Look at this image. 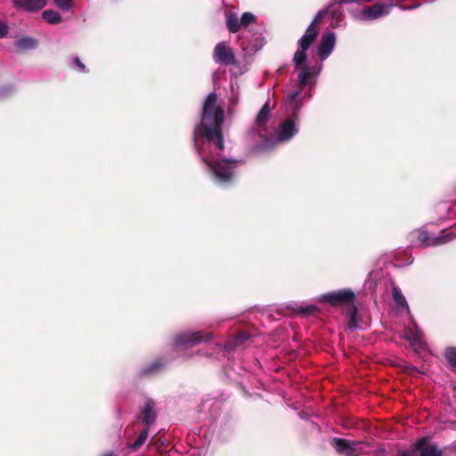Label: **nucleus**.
<instances>
[{
    "label": "nucleus",
    "instance_id": "f257e3e1",
    "mask_svg": "<svg viewBox=\"0 0 456 456\" xmlns=\"http://www.w3.org/2000/svg\"><path fill=\"white\" fill-rule=\"evenodd\" d=\"M224 111L217 104V94L210 93L203 102L200 121L193 129L192 147L194 151L204 149L203 144L200 143V139H203L208 145L215 146L219 151H224Z\"/></svg>",
    "mask_w": 456,
    "mask_h": 456
},
{
    "label": "nucleus",
    "instance_id": "f03ea898",
    "mask_svg": "<svg viewBox=\"0 0 456 456\" xmlns=\"http://www.w3.org/2000/svg\"><path fill=\"white\" fill-rule=\"evenodd\" d=\"M200 160L208 167L214 180L223 186L231 185L235 180L233 169L245 163L243 159L220 158L214 159L207 156L204 149L195 151Z\"/></svg>",
    "mask_w": 456,
    "mask_h": 456
},
{
    "label": "nucleus",
    "instance_id": "7ed1b4c3",
    "mask_svg": "<svg viewBox=\"0 0 456 456\" xmlns=\"http://www.w3.org/2000/svg\"><path fill=\"white\" fill-rule=\"evenodd\" d=\"M443 450L430 443L429 436L418 439L408 450L399 451L398 456H443Z\"/></svg>",
    "mask_w": 456,
    "mask_h": 456
},
{
    "label": "nucleus",
    "instance_id": "20e7f679",
    "mask_svg": "<svg viewBox=\"0 0 456 456\" xmlns=\"http://www.w3.org/2000/svg\"><path fill=\"white\" fill-rule=\"evenodd\" d=\"M330 444L337 453L343 456H360L364 453V446H370L367 442L347 440L340 437L332 438Z\"/></svg>",
    "mask_w": 456,
    "mask_h": 456
},
{
    "label": "nucleus",
    "instance_id": "39448f33",
    "mask_svg": "<svg viewBox=\"0 0 456 456\" xmlns=\"http://www.w3.org/2000/svg\"><path fill=\"white\" fill-rule=\"evenodd\" d=\"M355 294L350 289L331 291L321 296V301L327 303L331 306H340L343 305L353 304Z\"/></svg>",
    "mask_w": 456,
    "mask_h": 456
},
{
    "label": "nucleus",
    "instance_id": "423d86ee",
    "mask_svg": "<svg viewBox=\"0 0 456 456\" xmlns=\"http://www.w3.org/2000/svg\"><path fill=\"white\" fill-rule=\"evenodd\" d=\"M212 333L208 331L187 332L177 335L175 338L176 346H194L201 342H208L212 339Z\"/></svg>",
    "mask_w": 456,
    "mask_h": 456
},
{
    "label": "nucleus",
    "instance_id": "0eeeda50",
    "mask_svg": "<svg viewBox=\"0 0 456 456\" xmlns=\"http://www.w3.org/2000/svg\"><path fill=\"white\" fill-rule=\"evenodd\" d=\"M417 232L422 247H436L445 244L452 240V234L446 233L444 230L441 231L439 235H433L424 229L419 230Z\"/></svg>",
    "mask_w": 456,
    "mask_h": 456
},
{
    "label": "nucleus",
    "instance_id": "6e6552de",
    "mask_svg": "<svg viewBox=\"0 0 456 456\" xmlns=\"http://www.w3.org/2000/svg\"><path fill=\"white\" fill-rule=\"evenodd\" d=\"M213 59L226 66L235 65L237 62L233 50L225 42H220L215 46Z\"/></svg>",
    "mask_w": 456,
    "mask_h": 456
},
{
    "label": "nucleus",
    "instance_id": "1a4fd4ad",
    "mask_svg": "<svg viewBox=\"0 0 456 456\" xmlns=\"http://www.w3.org/2000/svg\"><path fill=\"white\" fill-rule=\"evenodd\" d=\"M388 13L387 5L381 3H375L372 5L364 7L360 13L362 20H373Z\"/></svg>",
    "mask_w": 456,
    "mask_h": 456
},
{
    "label": "nucleus",
    "instance_id": "9d476101",
    "mask_svg": "<svg viewBox=\"0 0 456 456\" xmlns=\"http://www.w3.org/2000/svg\"><path fill=\"white\" fill-rule=\"evenodd\" d=\"M335 34L333 32H325L317 46V53L321 60H325L332 52L335 46Z\"/></svg>",
    "mask_w": 456,
    "mask_h": 456
},
{
    "label": "nucleus",
    "instance_id": "9b49d317",
    "mask_svg": "<svg viewBox=\"0 0 456 456\" xmlns=\"http://www.w3.org/2000/svg\"><path fill=\"white\" fill-rule=\"evenodd\" d=\"M156 419L155 403L152 400H148L143 409L141 411L138 419L144 425V428H150V427L155 423Z\"/></svg>",
    "mask_w": 456,
    "mask_h": 456
},
{
    "label": "nucleus",
    "instance_id": "f8f14e48",
    "mask_svg": "<svg viewBox=\"0 0 456 456\" xmlns=\"http://www.w3.org/2000/svg\"><path fill=\"white\" fill-rule=\"evenodd\" d=\"M297 133V128L296 127L295 122L288 118L283 121L281 125V129L279 132V141L287 142L290 140Z\"/></svg>",
    "mask_w": 456,
    "mask_h": 456
},
{
    "label": "nucleus",
    "instance_id": "ddd939ff",
    "mask_svg": "<svg viewBox=\"0 0 456 456\" xmlns=\"http://www.w3.org/2000/svg\"><path fill=\"white\" fill-rule=\"evenodd\" d=\"M404 338L415 348V351L425 347L423 335L418 329L408 330L405 332Z\"/></svg>",
    "mask_w": 456,
    "mask_h": 456
},
{
    "label": "nucleus",
    "instance_id": "4468645a",
    "mask_svg": "<svg viewBox=\"0 0 456 456\" xmlns=\"http://www.w3.org/2000/svg\"><path fill=\"white\" fill-rule=\"evenodd\" d=\"M13 3L16 7L29 12H35L45 7L46 0H13Z\"/></svg>",
    "mask_w": 456,
    "mask_h": 456
},
{
    "label": "nucleus",
    "instance_id": "2eb2a0df",
    "mask_svg": "<svg viewBox=\"0 0 456 456\" xmlns=\"http://www.w3.org/2000/svg\"><path fill=\"white\" fill-rule=\"evenodd\" d=\"M319 32L320 28H314L311 26H308L305 34L298 41V46L309 49L311 45L316 40Z\"/></svg>",
    "mask_w": 456,
    "mask_h": 456
},
{
    "label": "nucleus",
    "instance_id": "dca6fc26",
    "mask_svg": "<svg viewBox=\"0 0 456 456\" xmlns=\"http://www.w3.org/2000/svg\"><path fill=\"white\" fill-rule=\"evenodd\" d=\"M165 366V362L161 360H156L148 366L143 367L140 370V377H148L159 373Z\"/></svg>",
    "mask_w": 456,
    "mask_h": 456
},
{
    "label": "nucleus",
    "instance_id": "f3484780",
    "mask_svg": "<svg viewBox=\"0 0 456 456\" xmlns=\"http://www.w3.org/2000/svg\"><path fill=\"white\" fill-rule=\"evenodd\" d=\"M270 111H271V110H270L269 102H266L256 115V125L257 126L264 127L266 125V123L270 118Z\"/></svg>",
    "mask_w": 456,
    "mask_h": 456
},
{
    "label": "nucleus",
    "instance_id": "a211bd4d",
    "mask_svg": "<svg viewBox=\"0 0 456 456\" xmlns=\"http://www.w3.org/2000/svg\"><path fill=\"white\" fill-rule=\"evenodd\" d=\"M226 26L231 33H237L242 28L240 25V20H239L237 15L232 12H229L226 15Z\"/></svg>",
    "mask_w": 456,
    "mask_h": 456
},
{
    "label": "nucleus",
    "instance_id": "6ab92c4d",
    "mask_svg": "<svg viewBox=\"0 0 456 456\" xmlns=\"http://www.w3.org/2000/svg\"><path fill=\"white\" fill-rule=\"evenodd\" d=\"M347 316H348V328L351 330H354L361 328L360 323H359L360 318L358 317V311H357L356 306L353 305L349 309V311L347 313Z\"/></svg>",
    "mask_w": 456,
    "mask_h": 456
},
{
    "label": "nucleus",
    "instance_id": "aec40b11",
    "mask_svg": "<svg viewBox=\"0 0 456 456\" xmlns=\"http://www.w3.org/2000/svg\"><path fill=\"white\" fill-rule=\"evenodd\" d=\"M307 48L299 46L297 52L294 54L293 62L297 68H302L305 66L306 61V52Z\"/></svg>",
    "mask_w": 456,
    "mask_h": 456
},
{
    "label": "nucleus",
    "instance_id": "412c9836",
    "mask_svg": "<svg viewBox=\"0 0 456 456\" xmlns=\"http://www.w3.org/2000/svg\"><path fill=\"white\" fill-rule=\"evenodd\" d=\"M250 338V335L244 330L239 331L232 341V344H229L227 347L233 349L234 347L242 346L246 341Z\"/></svg>",
    "mask_w": 456,
    "mask_h": 456
},
{
    "label": "nucleus",
    "instance_id": "4be33fe9",
    "mask_svg": "<svg viewBox=\"0 0 456 456\" xmlns=\"http://www.w3.org/2000/svg\"><path fill=\"white\" fill-rule=\"evenodd\" d=\"M16 46L22 50L34 49L37 46V40L32 37H21L16 42Z\"/></svg>",
    "mask_w": 456,
    "mask_h": 456
},
{
    "label": "nucleus",
    "instance_id": "5701e85b",
    "mask_svg": "<svg viewBox=\"0 0 456 456\" xmlns=\"http://www.w3.org/2000/svg\"><path fill=\"white\" fill-rule=\"evenodd\" d=\"M43 19L50 24H58L61 20V16L59 12L53 10H45L42 13Z\"/></svg>",
    "mask_w": 456,
    "mask_h": 456
},
{
    "label": "nucleus",
    "instance_id": "b1692460",
    "mask_svg": "<svg viewBox=\"0 0 456 456\" xmlns=\"http://www.w3.org/2000/svg\"><path fill=\"white\" fill-rule=\"evenodd\" d=\"M149 436V428H144L140 433L136 440L130 445L133 451H137L146 441Z\"/></svg>",
    "mask_w": 456,
    "mask_h": 456
},
{
    "label": "nucleus",
    "instance_id": "393cba45",
    "mask_svg": "<svg viewBox=\"0 0 456 456\" xmlns=\"http://www.w3.org/2000/svg\"><path fill=\"white\" fill-rule=\"evenodd\" d=\"M392 297L394 301L401 307H405L407 305V301L404 296L402 294L401 289L398 287H393L392 289Z\"/></svg>",
    "mask_w": 456,
    "mask_h": 456
},
{
    "label": "nucleus",
    "instance_id": "a878e982",
    "mask_svg": "<svg viewBox=\"0 0 456 456\" xmlns=\"http://www.w3.org/2000/svg\"><path fill=\"white\" fill-rule=\"evenodd\" d=\"M296 312L301 315H313L315 316L319 314V309L314 305H306V306H297Z\"/></svg>",
    "mask_w": 456,
    "mask_h": 456
},
{
    "label": "nucleus",
    "instance_id": "bb28decb",
    "mask_svg": "<svg viewBox=\"0 0 456 456\" xmlns=\"http://www.w3.org/2000/svg\"><path fill=\"white\" fill-rule=\"evenodd\" d=\"M444 356L452 366V370L456 371V347H447L445 349Z\"/></svg>",
    "mask_w": 456,
    "mask_h": 456
},
{
    "label": "nucleus",
    "instance_id": "cd10ccee",
    "mask_svg": "<svg viewBox=\"0 0 456 456\" xmlns=\"http://www.w3.org/2000/svg\"><path fill=\"white\" fill-rule=\"evenodd\" d=\"M301 69H302L298 74V82L300 86L304 87L307 84L308 79L312 76V73L306 66H304Z\"/></svg>",
    "mask_w": 456,
    "mask_h": 456
},
{
    "label": "nucleus",
    "instance_id": "c85d7f7f",
    "mask_svg": "<svg viewBox=\"0 0 456 456\" xmlns=\"http://www.w3.org/2000/svg\"><path fill=\"white\" fill-rule=\"evenodd\" d=\"M240 25L242 26V28H245L252 23H254L256 21V17L253 13L251 12H243L241 17H240Z\"/></svg>",
    "mask_w": 456,
    "mask_h": 456
},
{
    "label": "nucleus",
    "instance_id": "c756f323",
    "mask_svg": "<svg viewBox=\"0 0 456 456\" xmlns=\"http://www.w3.org/2000/svg\"><path fill=\"white\" fill-rule=\"evenodd\" d=\"M328 12L329 10L319 11L309 26L314 28H319V24L322 21Z\"/></svg>",
    "mask_w": 456,
    "mask_h": 456
},
{
    "label": "nucleus",
    "instance_id": "7c9ffc66",
    "mask_svg": "<svg viewBox=\"0 0 456 456\" xmlns=\"http://www.w3.org/2000/svg\"><path fill=\"white\" fill-rule=\"evenodd\" d=\"M58 7L62 10L69 11L72 6V0H54Z\"/></svg>",
    "mask_w": 456,
    "mask_h": 456
},
{
    "label": "nucleus",
    "instance_id": "2f4dec72",
    "mask_svg": "<svg viewBox=\"0 0 456 456\" xmlns=\"http://www.w3.org/2000/svg\"><path fill=\"white\" fill-rule=\"evenodd\" d=\"M329 12H330L331 18L333 20L339 21L342 18V11L340 9H332L328 7Z\"/></svg>",
    "mask_w": 456,
    "mask_h": 456
},
{
    "label": "nucleus",
    "instance_id": "473e14b6",
    "mask_svg": "<svg viewBox=\"0 0 456 456\" xmlns=\"http://www.w3.org/2000/svg\"><path fill=\"white\" fill-rule=\"evenodd\" d=\"M73 63L77 66V69L81 72H88L86 65L80 61L78 57L73 59Z\"/></svg>",
    "mask_w": 456,
    "mask_h": 456
},
{
    "label": "nucleus",
    "instance_id": "72a5a7b5",
    "mask_svg": "<svg viewBox=\"0 0 456 456\" xmlns=\"http://www.w3.org/2000/svg\"><path fill=\"white\" fill-rule=\"evenodd\" d=\"M8 33V27L2 21H0V37H4Z\"/></svg>",
    "mask_w": 456,
    "mask_h": 456
},
{
    "label": "nucleus",
    "instance_id": "f704fd0d",
    "mask_svg": "<svg viewBox=\"0 0 456 456\" xmlns=\"http://www.w3.org/2000/svg\"><path fill=\"white\" fill-rule=\"evenodd\" d=\"M298 95V93L297 92H294L292 94H289V99L290 100H295Z\"/></svg>",
    "mask_w": 456,
    "mask_h": 456
},
{
    "label": "nucleus",
    "instance_id": "c9c22d12",
    "mask_svg": "<svg viewBox=\"0 0 456 456\" xmlns=\"http://www.w3.org/2000/svg\"><path fill=\"white\" fill-rule=\"evenodd\" d=\"M403 10H406V9H413L416 7V5H411V6H405V5H401L400 6Z\"/></svg>",
    "mask_w": 456,
    "mask_h": 456
},
{
    "label": "nucleus",
    "instance_id": "e433bc0d",
    "mask_svg": "<svg viewBox=\"0 0 456 456\" xmlns=\"http://www.w3.org/2000/svg\"><path fill=\"white\" fill-rule=\"evenodd\" d=\"M102 456H117V455L114 452H110L104 453Z\"/></svg>",
    "mask_w": 456,
    "mask_h": 456
},
{
    "label": "nucleus",
    "instance_id": "4c0bfd02",
    "mask_svg": "<svg viewBox=\"0 0 456 456\" xmlns=\"http://www.w3.org/2000/svg\"><path fill=\"white\" fill-rule=\"evenodd\" d=\"M365 2H371L372 0H364Z\"/></svg>",
    "mask_w": 456,
    "mask_h": 456
}]
</instances>
